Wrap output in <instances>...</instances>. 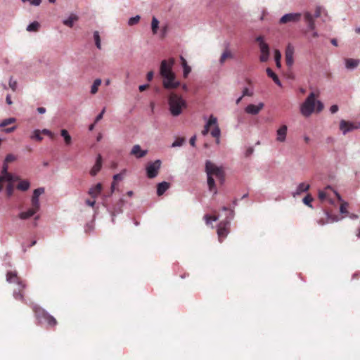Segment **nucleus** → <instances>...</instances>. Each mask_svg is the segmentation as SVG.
<instances>
[{
  "mask_svg": "<svg viewBox=\"0 0 360 360\" xmlns=\"http://www.w3.org/2000/svg\"><path fill=\"white\" fill-rule=\"evenodd\" d=\"M174 65V58H170L168 60H164L159 68V74L162 77V84L165 89H174L179 86V82L176 79L175 74L172 71V67Z\"/></svg>",
  "mask_w": 360,
  "mask_h": 360,
  "instance_id": "1",
  "label": "nucleus"
},
{
  "mask_svg": "<svg viewBox=\"0 0 360 360\" xmlns=\"http://www.w3.org/2000/svg\"><path fill=\"white\" fill-rule=\"evenodd\" d=\"M318 93L311 92L308 97L300 105V113L304 117H309L314 112L319 113L323 110V104L320 101H316Z\"/></svg>",
  "mask_w": 360,
  "mask_h": 360,
  "instance_id": "2",
  "label": "nucleus"
},
{
  "mask_svg": "<svg viewBox=\"0 0 360 360\" xmlns=\"http://www.w3.org/2000/svg\"><path fill=\"white\" fill-rule=\"evenodd\" d=\"M205 171L206 174H207L208 189L216 193V186H214L213 177H216V179L219 181L220 184H222L223 182H224V172L221 167H217L210 161H206Z\"/></svg>",
  "mask_w": 360,
  "mask_h": 360,
  "instance_id": "3",
  "label": "nucleus"
},
{
  "mask_svg": "<svg viewBox=\"0 0 360 360\" xmlns=\"http://www.w3.org/2000/svg\"><path fill=\"white\" fill-rule=\"evenodd\" d=\"M169 111L173 117H177L181 114L186 108V103L182 97L175 93L169 94L168 98Z\"/></svg>",
  "mask_w": 360,
  "mask_h": 360,
  "instance_id": "4",
  "label": "nucleus"
},
{
  "mask_svg": "<svg viewBox=\"0 0 360 360\" xmlns=\"http://www.w3.org/2000/svg\"><path fill=\"white\" fill-rule=\"evenodd\" d=\"M33 312H34L35 318L38 319L39 323L44 322L47 324V327L53 328L58 324L56 319L49 314L45 309L38 305H33L31 307Z\"/></svg>",
  "mask_w": 360,
  "mask_h": 360,
  "instance_id": "5",
  "label": "nucleus"
},
{
  "mask_svg": "<svg viewBox=\"0 0 360 360\" xmlns=\"http://www.w3.org/2000/svg\"><path fill=\"white\" fill-rule=\"evenodd\" d=\"M316 19H320L323 22L331 20L327 11L322 6H318L314 14L307 11L304 13V20L306 22H314Z\"/></svg>",
  "mask_w": 360,
  "mask_h": 360,
  "instance_id": "6",
  "label": "nucleus"
},
{
  "mask_svg": "<svg viewBox=\"0 0 360 360\" xmlns=\"http://www.w3.org/2000/svg\"><path fill=\"white\" fill-rule=\"evenodd\" d=\"M6 281L18 285V288L14 290L13 296H14V299L24 302L25 299L23 298L22 290L25 289V284H23L18 276H17L16 273L8 271V274H6Z\"/></svg>",
  "mask_w": 360,
  "mask_h": 360,
  "instance_id": "7",
  "label": "nucleus"
},
{
  "mask_svg": "<svg viewBox=\"0 0 360 360\" xmlns=\"http://www.w3.org/2000/svg\"><path fill=\"white\" fill-rule=\"evenodd\" d=\"M257 42L259 43V51H261L259 60H261L262 63H264L267 61L269 58V46L264 41V38L261 36L257 37Z\"/></svg>",
  "mask_w": 360,
  "mask_h": 360,
  "instance_id": "8",
  "label": "nucleus"
},
{
  "mask_svg": "<svg viewBox=\"0 0 360 360\" xmlns=\"http://www.w3.org/2000/svg\"><path fill=\"white\" fill-rule=\"evenodd\" d=\"M39 205H31L30 208L26 211L22 212L18 214V217L22 220H26L31 218L35 213L39 212Z\"/></svg>",
  "mask_w": 360,
  "mask_h": 360,
  "instance_id": "9",
  "label": "nucleus"
},
{
  "mask_svg": "<svg viewBox=\"0 0 360 360\" xmlns=\"http://www.w3.org/2000/svg\"><path fill=\"white\" fill-rule=\"evenodd\" d=\"M229 222L228 221H224L219 223L218 225V229H217V233H218V238H219L220 242L222 241L224 238L226 237L229 233Z\"/></svg>",
  "mask_w": 360,
  "mask_h": 360,
  "instance_id": "10",
  "label": "nucleus"
},
{
  "mask_svg": "<svg viewBox=\"0 0 360 360\" xmlns=\"http://www.w3.org/2000/svg\"><path fill=\"white\" fill-rule=\"evenodd\" d=\"M359 127L360 124L356 125L353 122H347L345 120H341V122H340V129L343 132V134Z\"/></svg>",
  "mask_w": 360,
  "mask_h": 360,
  "instance_id": "11",
  "label": "nucleus"
},
{
  "mask_svg": "<svg viewBox=\"0 0 360 360\" xmlns=\"http://www.w3.org/2000/svg\"><path fill=\"white\" fill-rule=\"evenodd\" d=\"M293 53H295V49L292 44H289L286 46L285 49V63L288 68H290L293 65Z\"/></svg>",
  "mask_w": 360,
  "mask_h": 360,
  "instance_id": "12",
  "label": "nucleus"
},
{
  "mask_svg": "<svg viewBox=\"0 0 360 360\" xmlns=\"http://www.w3.org/2000/svg\"><path fill=\"white\" fill-rule=\"evenodd\" d=\"M263 108L264 103H262L257 104V105L249 104L247 105L246 109H245V112H246L248 115H257Z\"/></svg>",
  "mask_w": 360,
  "mask_h": 360,
  "instance_id": "13",
  "label": "nucleus"
},
{
  "mask_svg": "<svg viewBox=\"0 0 360 360\" xmlns=\"http://www.w3.org/2000/svg\"><path fill=\"white\" fill-rule=\"evenodd\" d=\"M147 154V150H142L139 145H135L133 146L131 150V155L135 157L137 159L144 158Z\"/></svg>",
  "mask_w": 360,
  "mask_h": 360,
  "instance_id": "14",
  "label": "nucleus"
},
{
  "mask_svg": "<svg viewBox=\"0 0 360 360\" xmlns=\"http://www.w3.org/2000/svg\"><path fill=\"white\" fill-rule=\"evenodd\" d=\"M212 127H214V128L217 127V118L212 115H210V119H208L207 123H206L205 126H204L203 130H202V135H207L208 134L209 129Z\"/></svg>",
  "mask_w": 360,
  "mask_h": 360,
  "instance_id": "15",
  "label": "nucleus"
},
{
  "mask_svg": "<svg viewBox=\"0 0 360 360\" xmlns=\"http://www.w3.org/2000/svg\"><path fill=\"white\" fill-rule=\"evenodd\" d=\"M157 175V160L146 167V176L149 179L155 178Z\"/></svg>",
  "mask_w": 360,
  "mask_h": 360,
  "instance_id": "16",
  "label": "nucleus"
},
{
  "mask_svg": "<svg viewBox=\"0 0 360 360\" xmlns=\"http://www.w3.org/2000/svg\"><path fill=\"white\" fill-rule=\"evenodd\" d=\"M287 126L283 124L277 130V141L283 143L286 140Z\"/></svg>",
  "mask_w": 360,
  "mask_h": 360,
  "instance_id": "17",
  "label": "nucleus"
},
{
  "mask_svg": "<svg viewBox=\"0 0 360 360\" xmlns=\"http://www.w3.org/2000/svg\"><path fill=\"white\" fill-rule=\"evenodd\" d=\"M101 169V155H98L96 158V161H95L94 165H93L92 169L90 170V174L92 176H95Z\"/></svg>",
  "mask_w": 360,
  "mask_h": 360,
  "instance_id": "18",
  "label": "nucleus"
},
{
  "mask_svg": "<svg viewBox=\"0 0 360 360\" xmlns=\"http://www.w3.org/2000/svg\"><path fill=\"white\" fill-rule=\"evenodd\" d=\"M44 193V188H39L33 191L32 198H31V205H39V195Z\"/></svg>",
  "mask_w": 360,
  "mask_h": 360,
  "instance_id": "19",
  "label": "nucleus"
},
{
  "mask_svg": "<svg viewBox=\"0 0 360 360\" xmlns=\"http://www.w3.org/2000/svg\"><path fill=\"white\" fill-rule=\"evenodd\" d=\"M102 190V185L101 183L97 184L94 186L91 187L90 190H89V195H90L92 198H96L99 194H101Z\"/></svg>",
  "mask_w": 360,
  "mask_h": 360,
  "instance_id": "20",
  "label": "nucleus"
},
{
  "mask_svg": "<svg viewBox=\"0 0 360 360\" xmlns=\"http://www.w3.org/2000/svg\"><path fill=\"white\" fill-rule=\"evenodd\" d=\"M179 59H181V67H183V76L186 78L191 72V68L186 63V59L183 56L179 57Z\"/></svg>",
  "mask_w": 360,
  "mask_h": 360,
  "instance_id": "21",
  "label": "nucleus"
},
{
  "mask_svg": "<svg viewBox=\"0 0 360 360\" xmlns=\"http://www.w3.org/2000/svg\"><path fill=\"white\" fill-rule=\"evenodd\" d=\"M346 68L348 70H353L359 65V60L356 59H346L345 60Z\"/></svg>",
  "mask_w": 360,
  "mask_h": 360,
  "instance_id": "22",
  "label": "nucleus"
},
{
  "mask_svg": "<svg viewBox=\"0 0 360 360\" xmlns=\"http://www.w3.org/2000/svg\"><path fill=\"white\" fill-rule=\"evenodd\" d=\"M233 58V54L229 49H226L224 53H222L221 56H220L219 62L220 64H223L227 59Z\"/></svg>",
  "mask_w": 360,
  "mask_h": 360,
  "instance_id": "23",
  "label": "nucleus"
},
{
  "mask_svg": "<svg viewBox=\"0 0 360 360\" xmlns=\"http://www.w3.org/2000/svg\"><path fill=\"white\" fill-rule=\"evenodd\" d=\"M314 24H308V30L304 31L305 36L308 37V38L316 37L317 33L314 31Z\"/></svg>",
  "mask_w": 360,
  "mask_h": 360,
  "instance_id": "24",
  "label": "nucleus"
},
{
  "mask_svg": "<svg viewBox=\"0 0 360 360\" xmlns=\"http://www.w3.org/2000/svg\"><path fill=\"white\" fill-rule=\"evenodd\" d=\"M169 188V183L162 181L158 184V195L161 196Z\"/></svg>",
  "mask_w": 360,
  "mask_h": 360,
  "instance_id": "25",
  "label": "nucleus"
},
{
  "mask_svg": "<svg viewBox=\"0 0 360 360\" xmlns=\"http://www.w3.org/2000/svg\"><path fill=\"white\" fill-rule=\"evenodd\" d=\"M288 22H300L302 20V13H288Z\"/></svg>",
  "mask_w": 360,
  "mask_h": 360,
  "instance_id": "26",
  "label": "nucleus"
},
{
  "mask_svg": "<svg viewBox=\"0 0 360 360\" xmlns=\"http://www.w3.org/2000/svg\"><path fill=\"white\" fill-rule=\"evenodd\" d=\"M266 74H267V76L274 80V83L277 84L278 86H281V82H279V79L278 77V75H276L271 69L267 68L266 69Z\"/></svg>",
  "mask_w": 360,
  "mask_h": 360,
  "instance_id": "27",
  "label": "nucleus"
},
{
  "mask_svg": "<svg viewBox=\"0 0 360 360\" xmlns=\"http://www.w3.org/2000/svg\"><path fill=\"white\" fill-rule=\"evenodd\" d=\"M210 134H212V137L216 139V143H220V128L218 126H216L215 128L212 129L210 131Z\"/></svg>",
  "mask_w": 360,
  "mask_h": 360,
  "instance_id": "28",
  "label": "nucleus"
},
{
  "mask_svg": "<svg viewBox=\"0 0 360 360\" xmlns=\"http://www.w3.org/2000/svg\"><path fill=\"white\" fill-rule=\"evenodd\" d=\"M101 84V79L100 78H97L93 82L92 86H91V94L94 95L97 93L98 88Z\"/></svg>",
  "mask_w": 360,
  "mask_h": 360,
  "instance_id": "29",
  "label": "nucleus"
},
{
  "mask_svg": "<svg viewBox=\"0 0 360 360\" xmlns=\"http://www.w3.org/2000/svg\"><path fill=\"white\" fill-rule=\"evenodd\" d=\"M309 185L305 183H300V184L298 185V187H297L296 190V194L300 195L303 192H306L309 191Z\"/></svg>",
  "mask_w": 360,
  "mask_h": 360,
  "instance_id": "30",
  "label": "nucleus"
},
{
  "mask_svg": "<svg viewBox=\"0 0 360 360\" xmlns=\"http://www.w3.org/2000/svg\"><path fill=\"white\" fill-rule=\"evenodd\" d=\"M13 174L11 173H6L0 176V182L6 181L8 182V184H12L15 182V179H13Z\"/></svg>",
  "mask_w": 360,
  "mask_h": 360,
  "instance_id": "31",
  "label": "nucleus"
},
{
  "mask_svg": "<svg viewBox=\"0 0 360 360\" xmlns=\"http://www.w3.org/2000/svg\"><path fill=\"white\" fill-rule=\"evenodd\" d=\"M60 134H61L62 137H63L64 142H65V144L68 146L70 145L71 143V137L67 131V130L61 129V131H60Z\"/></svg>",
  "mask_w": 360,
  "mask_h": 360,
  "instance_id": "32",
  "label": "nucleus"
},
{
  "mask_svg": "<svg viewBox=\"0 0 360 360\" xmlns=\"http://www.w3.org/2000/svg\"><path fill=\"white\" fill-rule=\"evenodd\" d=\"M29 187H30V184H29V181H27V180L20 181V183H18V186H16V188H18V189H19L22 191H27V189H29Z\"/></svg>",
  "mask_w": 360,
  "mask_h": 360,
  "instance_id": "33",
  "label": "nucleus"
},
{
  "mask_svg": "<svg viewBox=\"0 0 360 360\" xmlns=\"http://www.w3.org/2000/svg\"><path fill=\"white\" fill-rule=\"evenodd\" d=\"M78 20H79V16L76 13H72L67 18L64 19L62 22H74Z\"/></svg>",
  "mask_w": 360,
  "mask_h": 360,
  "instance_id": "34",
  "label": "nucleus"
},
{
  "mask_svg": "<svg viewBox=\"0 0 360 360\" xmlns=\"http://www.w3.org/2000/svg\"><path fill=\"white\" fill-rule=\"evenodd\" d=\"M93 38H94L95 46H96V48L101 49V37H99V33L97 31H95L94 34H93Z\"/></svg>",
  "mask_w": 360,
  "mask_h": 360,
  "instance_id": "35",
  "label": "nucleus"
},
{
  "mask_svg": "<svg viewBox=\"0 0 360 360\" xmlns=\"http://www.w3.org/2000/svg\"><path fill=\"white\" fill-rule=\"evenodd\" d=\"M31 139L38 141H41V140H43V138L40 136V131L39 129H35L33 131V134L31 135Z\"/></svg>",
  "mask_w": 360,
  "mask_h": 360,
  "instance_id": "36",
  "label": "nucleus"
},
{
  "mask_svg": "<svg viewBox=\"0 0 360 360\" xmlns=\"http://www.w3.org/2000/svg\"><path fill=\"white\" fill-rule=\"evenodd\" d=\"M40 24H29L28 27H27V32H37L39 29Z\"/></svg>",
  "mask_w": 360,
  "mask_h": 360,
  "instance_id": "37",
  "label": "nucleus"
},
{
  "mask_svg": "<svg viewBox=\"0 0 360 360\" xmlns=\"http://www.w3.org/2000/svg\"><path fill=\"white\" fill-rule=\"evenodd\" d=\"M204 219H205L206 224L209 225L211 221H216L217 217L216 215H205L204 216Z\"/></svg>",
  "mask_w": 360,
  "mask_h": 360,
  "instance_id": "38",
  "label": "nucleus"
},
{
  "mask_svg": "<svg viewBox=\"0 0 360 360\" xmlns=\"http://www.w3.org/2000/svg\"><path fill=\"white\" fill-rule=\"evenodd\" d=\"M15 122V119L13 117H10L8 119H6L0 123V128L3 129L6 126L11 124L12 123Z\"/></svg>",
  "mask_w": 360,
  "mask_h": 360,
  "instance_id": "39",
  "label": "nucleus"
},
{
  "mask_svg": "<svg viewBox=\"0 0 360 360\" xmlns=\"http://www.w3.org/2000/svg\"><path fill=\"white\" fill-rule=\"evenodd\" d=\"M15 160H16V157L15 155L13 154H8L6 155V159H4V164L8 165Z\"/></svg>",
  "mask_w": 360,
  "mask_h": 360,
  "instance_id": "40",
  "label": "nucleus"
},
{
  "mask_svg": "<svg viewBox=\"0 0 360 360\" xmlns=\"http://www.w3.org/2000/svg\"><path fill=\"white\" fill-rule=\"evenodd\" d=\"M13 192V186L12 184H8L6 188V195H8V197L12 196Z\"/></svg>",
  "mask_w": 360,
  "mask_h": 360,
  "instance_id": "41",
  "label": "nucleus"
},
{
  "mask_svg": "<svg viewBox=\"0 0 360 360\" xmlns=\"http://www.w3.org/2000/svg\"><path fill=\"white\" fill-rule=\"evenodd\" d=\"M184 139L183 138H178L175 139L174 142L172 143V147H180L184 143Z\"/></svg>",
  "mask_w": 360,
  "mask_h": 360,
  "instance_id": "42",
  "label": "nucleus"
},
{
  "mask_svg": "<svg viewBox=\"0 0 360 360\" xmlns=\"http://www.w3.org/2000/svg\"><path fill=\"white\" fill-rule=\"evenodd\" d=\"M8 87H10L13 91H16L17 82L15 80H13V78H10V81H8Z\"/></svg>",
  "mask_w": 360,
  "mask_h": 360,
  "instance_id": "43",
  "label": "nucleus"
},
{
  "mask_svg": "<svg viewBox=\"0 0 360 360\" xmlns=\"http://www.w3.org/2000/svg\"><path fill=\"white\" fill-rule=\"evenodd\" d=\"M347 207H348V203L343 202L341 203V206H340V212H341L342 214H347L348 211H347Z\"/></svg>",
  "mask_w": 360,
  "mask_h": 360,
  "instance_id": "44",
  "label": "nucleus"
},
{
  "mask_svg": "<svg viewBox=\"0 0 360 360\" xmlns=\"http://www.w3.org/2000/svg\"><path fill=\"white\" fill-rule=\"evenodd\" d=\"M122 179V173H119L117 174H115L113 176V183L112 185H111V188H114V182L117 181H121Z\"/></svg>",
  "mask_w": 360,
  "mask_h": 360,
  "instance_id": "45",
  "label": "nucleus"
},
{
  "mask_svg": "<svg viewBox=\"0 0 360 360\" xmlns=\"http://www.w3.org/2000/svg\"><path fill=\"white\" fill-rule=\"evenodd\" d=\"M41 133L51 137V139H54V134L53 132H51V131H50L49 129H43L42 131H41Z\"/></svg>",
  "mask_w": 360,
  "mask_h": 360,
  "instance_id": "46",
  "label": "nucleus"
},
{
  "mask_svg": "<svg viewBox=\"0 0 360 360\" xmlns=\"http://www.w3.org/2000/svg\"><path fill=\"white\" fill-rule=\"evenodd\" d=\"M105 108H103V110H101V112H100V114L97 115L96 117H95V121L94 122L95 123H97L98 122L101 121V120L102 119V117H103V115L105 114Z\"/></svg>",
  "mask_w": 360,
  "mask_h": 360,
  "instance_id": "47",
  "label": "nucleus"
},
{
  "mask_svg": "<svg viewBox=\"0 0 360 360\" xmlns=\"http://www.w3.org/2000/svg\"><path fill=\"white\" fill-rule=\"evenodd\" d=\"M311 201H313V198L309 195H307L304 198V203L305 204V205H309L311 206Z\"/></svg>",
  "mask_w": 360,
  "mask_h": 360,
  "instance_id": "48",
  "label": "nucleus"
},
{
  "mask_svg": "<svg viewBox=\"0 0 360 360\" xmlns=\"http://www.w3.org/2000/svg\"><path fill=\"white\" fill-rule=\"evenodd\" d=\"M141 19V16L139 15H136L134 17H131L127 22H138Z\"/></svg>",
  "mask_w": 360,
  "mask_h": 360,
  "instance_id": "49",
  "label": "nucleus"
},
{
  "mask_svg": "<svg viewBox=\"0 0 360 360\" xmlns=\"http://www.w3.org/2000/svg\"><path fill=\"white\" fill-rule=\"evenodd\" d=\"M281 60V52L278 49H274V61Z\"/></svg>",
  "mask_w": 360,
  "mask_h": 360,
  "instance_id": "50",
  "label": "nucleus"
},
{
  "mask_svg": "<svg viewBox=\"0 0 360 360\" xmlns=\"http://www.w3.org/2000/svg\"><path fill=\"white\" fill-rule=\"evenodd\" d=\"M288 13L283 15L279 20L278 22H288Z\"/></svg>",
  "mask_w": 360,
  "mask_h": 360,
  "instance_id": "51",
  "label": "nucleus"
},
{
  "mask_svg": "<svg viewBox=\"0 0 360 360\" xmlns=\"http://www.w3.org/2000/svg\"><path fill=\"white\" fill-rule=\"evenodd\" d=\"M241 96H252V92L249 91L248 88H245L243 90V95Z\"/></svg>",
  "mask_w": 360,
  "mask_h": 360,
  "instance_id": "52",
  "label": "nucleus"
},
{
  "mask_svg": "<svg viewBox=\"0 0 360 360\" xmlns=\"http://www.w3.org/2000/svg\"><path fill=\"white\" fill-rule=\"evenodd\" d=\"M338 110V107L336 105H333L331 107H330V112H331L332 114L336 113Z\"/></svg>",
  "mask_w": 360,
  "mask_h": 360,
  "instance_id": "53",
  "label": "nucleus"
},
{
  "mask_svg": "<svg viewBox=\"0 0 360 360\" xmlns=\"http://www.w3.org/2000/svg\"><path fill=\"white\" fill-rule=\"evenodd\" d=\"M15 129H16L15 127H8V128H4L2 130H4V131L6 133H10V132L13 131L15 130Z\"/></svg>",
  "mask_w": 360,
  "mask_h": 360,
  "instance_id": "54",
  "label": "nucleus"
},
{
  "mask_svg": "<svg viewBox=\"0 0 360 360\" xmlns=\"http://www.w3.org/2000/svg\"><path fill=\"white\" fill-rule=\"evenodd\" d=\"M86 205L91 207H93L94 205H95V200H86Z\"/></svg>",
  "mask_w": 360,
  "mask_h": 360,
  "instance_id": "55",
  "label": "nucleus"
},
{
  "mask_svg": "<svg viewBox=\"0 0 360 360\" xmlns=\"http://www.w3.org/2000/svg\"><path fill=\"white\" fill-rule=\"evenodd\" d=\"M41 2V0H32L30 1V4L33 6H39Z\"/></svg>",
  "mask_w": 360,
  "mask_h": 360,
  "instance_id": "56",
  "label": "nucleus"
},
{
  "mask_svg": "<svg viewBox=\"0 0 360 360\" xmlns=\"http://www.w3.org/2000/svg\"><path fill=\"white\" fill-rule=\"evenodd\" d=\"M319 199H321V200H326V193L323 191L319 192Z\"/></svg>",
  "mask_w": 360,
  "mask_h": 360,
  "instance_id": "57",
  "label": "nucleus"
},
{
  "mask_svg": "<svg viewBox=\"0 0 360 360\" xmlns=\"http://www.w3.org/2000/svg\"><path fill=\"white\" fill-rule=\"evenodd\" d=\"M259 20H267V21H268V20H271L272 19H271V18H266V17L265 13H263L260 15V17H259Z\"/></svg>",
  "mask_w": 360,
  "mask_h": 360,
  "instance_id": "58",
  "label": "nucleus"
},
{
  "mask_svg": "<svg viewBox=\"0 0 360 360\" xmlns=\"http://www.w3.org/2000/svg\"><path fill=\"white\" fill-rule=\"evenodd\" d=\"M153 72H148V75H146V79L148 81H150L153 79Z\"/></svg>",
  "mask_w": 360,
  "mask_h": 360,
  "instance_id": "59",
  "label": "nucleus"
},
{
  "mask_svg": "<svg viewBox=\"0 0 360 360\" xmlns=\"http://www.w3.org/2000/svg\"><path fill=\"white\" fill-rule=\"evenodd\" d=\"M148 88V84L140 85L139 91H143L146 90Z\"/></svg>",
  "mask_w": 360,
  "mask_h": 360,
  "instance_id": "60",
  "label": "nucleus"
},
{
  "mask_svg": "<svg viewBox=\"0 0 360 360\" xmlns=\"http://www.w3.org/2000/svg\"><path fill=\"white\" fill-rule=\"evenodd\" d=\"M158 27V24H152V31L153 33H157V28Z\"/></svg>",
  "mask_w": 360,
  "mask_h": 360,
  "instance_id": "61",
  "label": "nucleus"
},
{
  "mask_svg": "<svg viewBox=\"0 0 360 360\" xmlns=\"http://www.w3.org/2000/svg\"><path fill=\"white\" fill-rule=\"evenodd\" d=\"M9 174L8 172H7V165L4 164V166H2V174Z\"/></svg>",
  "mask_w": 360,
  "mask_h": 360,
  "instance_id": "62",
  "label": "nucleus"
},
{
  "mask_svg": "<svg viewBox=\"0 0 360 360\" xmlns=\"http://www.w3.org/2000/svg\"><path fill=\"white\" fill-rule=\"evenodd\" d=\"M195 136H193L191 138H190V141H189V143H190V145L194 146V145L195 144Z\"/></svg>",
  "mask_w": 360,
  "mask_h": 360,
  "instance_id": "63",
  "label": "nucleus"
},
{
  "mask_svg": "<svg viewBox=\"0 0 360 360\" xmlns=\"http://www.w3.org/2000/svg\"><path fill=\"white\" fill-rule=\"evenodd\" d=\"M37 110H38V112L39 114H44L46 112V109L43 107H39L38 109H37Z\"/></svg>",
  "mask_w": 360,
  "mask_h": 360,
  "instance_id": "64",
  "label": "nucleus"
}]
</instances>
